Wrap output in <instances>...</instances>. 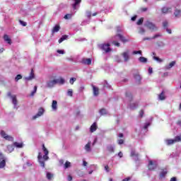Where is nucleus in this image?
Segmentation results:
<instances>
[{
	"mask_svg": "<svg viewBox=\"0 0 181 181\" xmlns=\"http://www.w3.org/2000/svg\"><path fill=\"white\" fill-rule=\"evenodd\" d=\"M42 151L45 155L42 156V153L40 152L38 153L37 159L40 166L42 168H45V162H46V160H49V156H48L49 150L46 148V147L45 146V144H42Z\"/></svg>",
	"mask_w": 181,
	"mask_h": 181,
	"instance_id": "1",
	"label": "nucleus"
},
{
	"mask_svg": "<svg viewBox=\"0 0 181 181\" xmlns=\"http://www.w3.org/2000/svg\"><path fill=\"white\" fill-rule=\"evenodd\" d=\"M117 39H119V40H121V42H122V43H127V42H129V40L126 39L125 37H124V35H122L121 34H117L112 38V45H114L115 46H117V47H119V46H121L119 42H117Z\"/></svg>",
	"mask_w": 181,
	"mask_h": 181,
	"instance_id": "2",
	"label": "nucleus"
},
{
	"mask_svg": "<svg viewBox=\"0 0 181 181\" xmlns=\"http://www.w3.org/2000/svg\"><path fill=\"white\" fill-rule=\"evenodd\" d=\"M7 95L11 99L13 108L18 110V99L16 98V95H12L11 92H8Z\"/></svg>",
	"mask_w": 181,
	"mask_h": 181,
	"instance_id": "3",
	"label": "nucleus"
},
{
	"mask_svg": "<svg viewBox=\"0 0 181 181\" xmlns=\"http://www.w3.org/2000/svg\"><path fill=\"white\" fill-rule=\"evenodd\" d=\"M144 26H146V28H148V29L152 31L158 30V27H156V25L153 23L148 21L145 23Z\"/></svg>",
	"mask_w": 181,
	"mask_h": 181,
	"instance_id": "4",
	"label": "nucleus"
},
{
	"mask_svg": "<svg viewBox=\"0 0 181 181\" xmlns=\"http://www.w3.org/2000/svg\"><path fill=\"white\" fill-rule=\"evenodd\" d=\"M110 43L102 44L99 46L101 50H103L105 53H110L111 52V48L110 47Z\"/></svg>",
	"mask_w": 181,
	"mask_h": 181,
	"instance_id": "5",
	"label": "nucleus"
},
{
	"mask_svg": "<svg viewBox=\"0 0 181 181\" xmlns=\"http://www.w3.org/2000/svg\"><path fill=\"white\" fill-rule=\"evenodd\" d=\"M158 168V163L156 161H153L150 160L148 161V169L149 170H155Z\"/></svg>",
	"mask_w": 181,
	"mask_h": 181,
	"instance_id": "6",
	"label": "nucleus"
},
{
	"mask_svg": "<svg viewBox=\"0 0 181 181\" xmlns=\"http://www.w3.org/2000/svg\"><path fill=\"white\" fill-rule=\"evenodd\" d=\"M0 134L2 136V138H4V139H6V141H11V142L13 141V137H12L11 136L8 135L5 132V131L2 130Z\"/></svg>",
	"mask_w": 181,
	"mask_h": 181,
	"instance_id": "7",
	"label": "nucleus"
},
{
	"mask_svg": "<svg viewBox=\"0 0 181 181\" xmlns=\"http://www.w3.org/2000/svg\"><path fill=\"white\" fill-rule=\"evenodd\" d=\"M45 114V109L43 107H40L38 109V112L37 114L34 116H33V119H37V118H40V117H42Z\"/></svg>",
	"mask_w": 181,
	"mask_h": 181,
	"instance_id": "8",
	"label": "nucleus"
},
{
	"mask_svg": "<svg viewBox=\"0 0 181 181\" xmlns=\"http://www.w3.org/2000/svg\"><path fill=\"white\" fill-rule=\"evenodd\" d=\"M129 49H127L126 51H124L122 54V56L124 59V62L125 63H127V62H128L130 59V57H129Z\"/></svg>",
	"mask_w": 181,
	"mask_h": 181,
	"instance_id": "9",
	"label": "nucleus"
},
{
	"mask_svg": "<svg viewBox=\"0 0 181 181\" xmlns=\"http://www.w3.org/2000/svg\"><path fill=\"white\" fill-rule=\"evenodd\" d=\"M74 3L72 4L71 6L74 11H77L80 8V4H81V0H72Z\"/></svg>",
	"mask_w": 181,
	"mask_h": 181,
	"instance_id": "10",
	"label": "nucleus"
},
{
	"mask_svg": "<svg viewBox=\"0 0 181 181\" xmlns=\"http://www.w3.org/2000/svg\"><path fill=\"white\" fill-rule=\"evenodd\" d=\"M106 149L107 152H110V153H114V152H115V145L109 144L106 146Z\"/></svg>",
	"mask_w": 181,
	"mask_h": 181,
	"instance_id": "11",
	"label": "nucleus"
},
{
	"mask_svg": "<svg viewBox=\"0 0 181 181\" xmlns=\"http://www.w3.org/2000/svg\"><path fill=\"white\" fill-rule=\"evenodd\" d=\"M56 79H54L52 81H47V88H53L54 86H56Z\"/></svg>",
	"mask_w": 181,
	"mask_h": 181,
	"instance_id": "12",
	"label": "nucleus"
},
{
	"mask_svg": "<svg viewBox=\"0 0 181 181\" xmlns=\"http://www.w3.org/2000/svg\"><path fill=\"white\" fill-rule=\"evenodd\" d=\"M130 156H132V158H133L134 160L136 162L139 160V158H138L139 155L135 152L134 150H132Z\"/></svg>",
	"mask_w": 181,
	"mask_h": 181,
	"instance_id": "13",
	"label": "nucleus"
},
{
	"mask_svg": "<svg viewBox=\"0 0 181 181\" xmlns=\"http://www.w3.org/2000/svg\"><path fill=\"white\" fill-rule=\"evenodd\" d=\"M165 142L166 145L170 146V145H173V144H176V142L177 141H176V137H175L174 139H166L165 140Z\"/></svg>",
	"mask_w": 181,
	"mask_h": 181,
	"instance_id": "14",
	"label": "nucleus"
},
{
	"mask_svg": "<svg viewBox=\"0 0 181 181\" xmlns=\"http://www.w3.org/2000/svg\"><path fill=\"white\" fill-rule=\"evenodd\" d=\"M33 78H35V74L33 73V69H32L29 76L25 77V80L26 81H30V80H33Z\"/></svg>",
	"mask_w": 181,
	"mask_h": 181,
	"instance_id": "15",
	"label": "nucleus"
},
{
	"mask_svg": "<svg viewBox=\"0 0 181 181\" xmlns=\"http://www.w3.org/2000/svg\"><path fill=\"white\" fill-rule=\"evenodd\" d=\"M82 64H86L88 66H90L91 64V59L88 58V59H83L81 60Z\"/></svg>",
	"mask_w": 181,
	"mask_h": 181,
	"instance_id": "16",
	"label": "nucleus"
},
{
	"mask_svg": "<svg viewBox=\"0 0 181 181\" xmlns=\"http://www.w3.org/2000/svg\"><path fill=\"white\" fill-rule=\"evenodd\" d=\"M93 87V95L95 97H97L100 94L98 88L95 87L94 85L92 86Z\"/></svg>",
	"mask_w": 181,
	"mask_h": 181,
	"instance_id": "17",
	"label": "nucleus"
},
{
	"mask_svg": "<svg viewBox=\"0 0 181 181\" xmlns=\"http://www.w3.org/2000/svg\"><path fill=\"white\" fill-rule=\"evenodd\" d=\"M125 95L127 101H132V93L131 92H126Z\"/></svg>",
	"mask_w": 181,
	"mask_h": 181,
	"instance_id": "18",
	"label": "nucleus"
},
{
	"mask_svg": "<svg viewBox=\"0 0 181 181\" xmlns=\"http://www.w3.org/2000/svg\"><path fill=\"white\" fill-rule=\"evenodd\" d=\"M97 128H98L97 122H95L90 126V132H95V131H97Z\"/></svg>",
	"mask_w": 181,
	"mask_h": 181,
	"instance_id": "19",
	"label": "nucleus"
},
{
	"mask_svg": "<svg viewBox=\"0 0 181 181\" xmlns=\"http://www.w3.org/2000/svg\"><path fill=\"white\" fill-rule=\"evenodd\" d=\"M84 149L86 152H91V141H89L86 144Z\"/></svg>",
	"mask_w": 181,
	"mask_h": 181,
	"instance_id": "20",
	"label": "nucleus"
},
{
	"mask_svg": "<svg viewBox=\"0 0 181 181\" xmlns=\"http://www.w3.org/2000/svg\"><path fill=\"white\" fill-rule=\"evenodd\" d=\"M4 40L8 43V45H12V40L9 38V35H4Z\"/></svg>",
	"mask_w": 181,
	"mask_h": 181,
	"instance_id": "21",
	"label": "nucleus"
},
{
	"mask_svg": "<svg viewBox=\"0 0 181 181\" xmlns=\"http://www.w3.org/2000/svg\"><path fill=\"white\" fill-rule=\"evenodd\" d=\"M52 109L53 111H57V100H53L52 103Z\"/></svg>",
	"mask_w": 181,
	"mask_h": 181,
	"instance_id": "22",
	"label": "nucleus"
},
{
	"mask_svg": "<svg viewBox=\"0 0 181 181\" xmlns=\"http://www.w3.org/2000/svg\"><path fill=\"white\" fill-rule=\"evenodd\" d=\"M175 64H176V62L173 61L172 62H170L168 65L165 66V69L167 70H170V69H172V67H173V66H175Z\"/></svg>",
	"mask_w": 181,
	"mask_h": 181,
	"instance_id": "23",
	"label": "nucleus"
},
{
	"mask_svg": "<svg viewBox=\"0 0 181 181\" xmlns=\"http://www.w3.org/2000/svg\"><path fill=\"white\" fill-rule=\"evenodd\" d=\"M55 81L57 84H64L65 83L64 78H63L55 79Z\"/></svg>",
	"mask_w": 181,
	"mask_h": 181,
	"instance_id": "24",
	"label": "nucleus"
},
{
	"mask_svg": "<svg viewBox=\"0 0 181 181\" xmlns=\"http://www.w3.org/2000/svg\"><path fill=\"white\" fill-rule=\"evenodd\" d=\"M69 37V35H62L61 38L59 40V43H62V42H64V40H67V38Z\"/></svg>",
	"mask_w": 181,
	"mask_h": 181,
	"instance_id": "25",
	"label": "nucleus"
},
{
	"mask_svg": "<svg viewBox=\"0 0 181 181\" xmlns=\"http://www.w3.org/2000/svg\"><path fill=\"white\" fill-rule=\"evenodd\" d=\"M138 107V103H131L129 105L130 110H135Z\"/></svg>",
	"mask_w": 181,
	"mask_h": 181,
	"instance_id": "26",
	"label": "nucleus"
},
{
	"mask_svg": "<svg viewBox=\"0 0 181 181\" xmlns=\"http://www.w3.org/2000/svg\"><path fill=\"white\" fill-rule=\"evenodd\" d=\"M60 30V25H55L52 29V33H56Z\"/></svg>",
	"mask_w": 181,
	"mask_h": 181,
	"instance_id": "27",
	"label": "nucleus"
},
{
	"mask_svg": "<svg viewBox=\"0 0 181 181\" xmlns=\"http://www.w3.org/2000/svg\"><path fill=\"white\" fill-rule=\"evenodd\" d=\"M139 62H140V63H147L148 59L145 58L144 57H140L139 58Z\"/></svg>",
	"mask_w": 181,
	"mask_h": 181,
	"instance_id": "28",
	"label": "nucleus"
},
{
	"mask_svg": "<svg viewBox=\"0 0 181 181\" xmlns=\"http://www.w3.org/2000/svg\"><path fill=\"white\" fill-rule=\"evenodd\" d=\"M168 175V170H163L160 173V179H163V177H165Z\"/></svg>",
	"mask_w": 181,
	"mask_h": 181,
	"instance_id": "29",
	"label": "nucleus"
},
{
	"mask_svg": "<svg viewBox=\"0 0 181 181\" xmlns=\"http://www.w3.org/2000/svg\"><path fill=\"white\" fill-rule=\"evenodd\" d=\"M5 166H6V161L5 160L0 161V169H4Z\"/></svg>",
	"mask_w": 181,
	"mask_h": 181,
	"instance_id": "30",
	"label": "nucleus"
},
{
	"mask_svg": "<svg viewBox=\"0 0 181 181\" xmlns=\"http://www.w3.org/2000/svg\"><path fill=\"white\" fill-rule=\"evenodd\" d=\"M13 146H16V148H23V143L14 142Z\"/></svg>",
	"mask_w": 181,
	"mask_h": 181,
	"instance_id": "31",
	"label": "nucleus"
},
{
	"mask_svg": "<svg viewBox=\"0 0 181 181\" xmlns=\"http://www.w3.org/2000/svg\"><path fill=\"white\" fill-rule=\"evenodd\" d=\"M46 177L48 180H52V179H53V174H52V173L47 172Z\"/></svg>",
	"mask_w": 181,
	"mask_h": 181,
	"instance_id": "32",
	"label": "nucleus"
},
{
	"mask_svg": "<svg viewBox=\"0 0 181 181\" xmlns=\"http://www.w3.org/2000/svg\"><path fill=\"white\" fill-rule=\"evenodd\" d=\"M14 149H15V146L13 144L7 146V150L8 151V152H13Z\"/></svg>",
	"mask_w": 181,
	"mask_h": 181,
	"instance_id": "33",
	"label": "nucleus"
},
{
	"mask_svg": "<svg viewBox=\"0 0 181 181\" xmlns=\"http://www.w3.org/2000/svg\"><path fill=\"white\" fill-rule=\"evenodd\" d=\"M163 29H168V28H169V23L168 22V21H164L163 22Z\"/></svg>",
	"mask_w": 181,
	"mask_h": 181,
	"instance_id": "34",
	"label": "nucleus"
},
{
	"mask_svg": "<svg viewBox=\"0 0 181 181\" xmlns=\"http://www.w3.org/2000/svg\"><path fill=\"white\" fill-rule=\"evenodd\" d=\"M134 79L136 80V83H139V81H141V75L139 74L134 75Z\"/></svg>",
	"mask_w": 181,
	"mask_h": 181,
	"instance_id": "35",
	"label": "nucleus"
},
{
	"mask_svg": "<svg viewBox=\"0 0 181 181\" xmlns=\"http://www.w3.org/2000/svg\"><path fill=\"white\" fill-rule=\"evenodd\" d=\"M37 91V86H34L33 90L30 93V96L33 97V95H35V94H36Z\"/></svg>",
	"mask_w": 181,
	"mask_h": 181,
	"instance_id": "36",
	"label": "nucleus"
},
{
	"mask_svg": "<svg viewBox=\"0 0 181 181\" xmlns=\"http://www.w3.org/2000/svg\"><path fill=\"white\" fill-rule=\"evenodd\" d=\"M180 13H181L180 10H177V9H176L175 11L174 12V15L176 18L180 16Z\"/></svg>",
	"mask_w": 181,
	"mask_h": 181,
	"instance_id": "37",
	"label": "nucleus"
},
{
	"mask_svg": "<svg viewBox=\"0 0 181 181\" xmlns=\"http://www.w3.org/2000/svg\"><path fill=\"white\" fill-rule=\"evenodd\" d=\"M158 98L159 100H160L161 101H163V100H165V93H163V92H162L159 95H158Z\"/></svg>",
	"mask_w": 181,
	"mask_h": 181,
	"instance_id": "38",
	"label": "nucleus"
},
{
	"mask_svg": "<svg viewBox=\"0 0 181 181\" xmlns=\"http://www.w3.org/2000/svg\"><path fill=\"white\" fill-rule=\"evenodd\" d=\"M68 97H73V89H69L67 91Z\"/></svg>",
	"mask_w": 181,
	"mask_h": 181,
	"instance_id": "39",
	"label": "nucleus"
},
{
	"mask_svg": "<svg viewBox=\"0 0 181 181\" xmlns=\"http://www.w3.org/2000/svg\"><path fill=\"white\" fill-rule=\"evenodd\" d=\"M157 46H158V47H165V42H162V41L158 42H157Z\"/></svg>",
	"mask_w": 181,
	"mask_h": 181,
	"instance_id": "40",
	"label": "nucleus"
},
{
	"mask_svg": "<svg viewBox=\"0 0 181 181\" xmlns=\"http://www.w3.org/2000/svg\"><path fill=\"white\" fill-rule=\"evenodd\" d=\"M100 115H105L107 114V110L105 109H101L100 110Z\"/></svg>",
	"mask_w": 181,
	"mask_h": 181,
	"instance_id": "41",
	"label": "nucleus"
},
{
	"mask_svg": "<svg viewBox=\"0 0 181 181\" xmlns=\"http://www.w3.org/2000/svg\"><path fill=\"white\" fill-rule=\"evenodd\" d=\"M71 163L69 161H66L64 164V168L68 169V168H70Z\"/></svg>",
	"mask_w": 181,
	"mask_h": 181,
	"instance_id": "42",
	"label": "nucleus"
},
{
	"mask_svg": "<svg viewBox=\"0 0 181 181\" xmlns=\"http://www.w3.org/2000/svg\"><path fill=\"white\" fill-rule=\"evenodd\" d=\"M153 60H156L158 63H162V59L158 57H153Z\"/></svg>",
	"mask_w": 181,
	"mask_h": 181,
	"instance_id": "43",
	"label": "nucleus"
},
{
	"mask_svg": "<svg viewBox=\"0 0 181 181\" xmlns=\"http://www.w3.org/2000/svg\"><path fill=\"white\" fill-rule=\"evenodd\" d=\"M142 23H144V18H140V19L136 22V25H142Z\"/></svg>",
	"mask_w": 181,
	"mask_h": 181,
	"instance_id": "44",
	"label": "nucleus"
},
{
	"mask_svg": "<svg viewBox=\"0 0 181 181\" xmlns=\"http://www.w3.org/2000/svg\"><path fill=\"white\" fill-rule=\"evenodd\" d=\"M162 12L163 13H168V12H169V8H168V7H163L162 8Z\"/></svg>",
	"mask_w": 181,
	"mask_h": 181,
	"instance_id": "45",
	"label": "nucleus"
},
{
	"mask_svg": "<svg viewBox=\"0 0 181 181\" xmlns=\"http://www.w3.org/2000/svg\"><path fill=\"white\" fill-rule=\"evenodd\" d=\"M72 16L73 14H66L64 18V19H71Z\"/></svg>",
	"mask_w": 181,
	"mask_h": 181,
	"instance_id": "46",
	"label": "nucleus"
},
{
	"mask_svg": "<svg viewBox=\"0 0 181 181\" xmlns=\"http://www.w3.org/2000/svg\"><path fill=\"white\" fill-rule=\"evenodd\" d=\"M88 23H90V18H88V20H84L82 23L81 25H88Z\"/></svg>",
	"mask_w": 181,
	"mask_h": 181,
	"instance_id": "47",
	"label": "nucleus"
},
{
	"mask_svg": "<svg viewBox=\"0 0 181 181\" xmlns=\"http://www.w3.org/2000/svg\"><path fill=\"white\" fill-rule=\"evenodd\" d=\"M150 126H151V123H146V124H144L143 129L146 130V129H148V127H150Z\"/></svg>",
	"mask_w": 181,
	"mask_h": 181,
	"instance_id": "48",
	"label": "nucleus"
},
{
	"mask_svg": "<svg viewBox=\"0 0 181 181\" xmlns=\"http://www.w3.org/2000/svg\"><path fill=\"white\" fill-rule=\"evenodd\" d=\"M76 80H77L76 78H71L69 80L70 84L71 85L74 84V82L76 81Z\"/></svg>",
	"mask_w": 181,
	"mask_h": 181,
	"instance_id": "49",
	"label": "nucleus"
},
{
	"mask_svg": "<svg viewBox=\"0 0 181 181\" xmlns=\"http://www.w3.org/2000/svg\"><path fill=\"white\" fill-rule=\"evenodd\" d=\"M139 33H140L141 35H144V33H145V29L144 28H140Z\"/></svg>",
	"mask_w": 181,
	"mask_h": 181,
	"instance_id": "50",
	"label": "nucleus"
},
{
	"mask_svg": "<svg viewBox=\"0 0 181 181\" xmlns=\"http://www.w3.org/2000/svg\"><path fill=\"white\" fill-rule=\"evenodd\" d=\"M158 37H162V34H160V33L156 34V35L153 37V39H158Z\"/></svg>",
	"mask_w": 181,
	"mask_h": 181,
	"instance_id": "51",
	"label": "nucleus"
},
{
	"mask_svg": "<svg viewBox=\"0 0 181 181\" xmlns=\"http://www.w3.org/2000/svg\"><path fill=\"white\" fill-rule=\"evenodd\" d=\"M86 16L89 20L91 19V11H86Z\"/></svg>",
	"mask_w": 181,
	"mask_h": 181,
	"instance_id": "52",
	"label": "nucleus"
},
{
	"mask_svg": "<svg viewBox=\"0 0 181 181\" xmlns=\"http://www.w3.org/2000/svg\"><path fill=\"white\" fill-rule=\"evenodd\" d=\"M21 78H22V75L18 74L16 76L15 80H16V81H19V80H21Z\"/></svg>",
	"mask_w": 181,
	"mask_h": 181,
	"instance_id": "53",
	"label": "nucleus"
},
{
	"mask_svg": "<svg viewBox=\"0 0 181 181\" xmlns=\"http://www.w3.org/2000/svg\"><path fill=\"white\" fill-rule=\"evenodd\" d=\"M175 139L177 142H181V134L180 136H175Z\"/></svg>",
	"mask_w": 181,
	"mask_h": 181,
	"instance_id": "54",
	"label": "nucleus"
},
{
	"mask_svg": "<svg viewBox=\"0 0 181 181\" xmlns=\"http://www.w3.org/2000/svg\"><path fill=\"white\" fill-rule=\"evenodd\" d=\"M117 144H118L119 145H122V144H124V139H118V140H117Z\"/></svg>",
	"mask_w": 181,
	"mask_h": 181,
	"instance_id": "55",
	"label": "nucleus"
},
{
	"mask_svg": "<svg viewBox=\"0 0 181 181\" xmlns=\"http://www.w3.org/2000/svg\"><path fill=\"white\" fill-rule=\"evenodd\" d=\"M133 54H142V51H134Z\"/></svg>",
	"mask_w": 181,
	"mask_h": 181,
	"instance_id": "56",
	"label": "nucleus"
},
{
	"mask_svg": "<svg viewBox=\"0 0 181 181\" xmlns=\"http://www.w3.org/2000/svg\"><path fill=\"white\" fill-rule=\"evenodd\" d=\"M19 23H21V25H22V26H26L27 23L25 21H19Z\"/></svg>",
	"mask_w": 181,
	"mask_h": 181,
	"instance_id": "57",
	"label": "nucleus"
},
{
	"mask_svg": "<svg viewBox=\"0 0 181 181\" xmlns=\"http://www.w3.org/2000/svg\"><path fill=\"white\" fill-rule=\"evenodd\" d=\"M57 52L59 54H64V50H63V49H58Z\"/></svg>",
	"mask_w": 181,
	"mask_h": 181,
	"instance_id": "58",
	"label": "nucleus"
},
{
	"mask_svg": "<svg viewBox=\"0 0 181 181\" xmlns=\"http://www.w3.org/2000/svg\"><path fill=\"white\" fill-rule=\"evenodd\" d=\"M2 160H5V157L2 153H0V162Z\"/></svg>",
	"mask_w": 181,
	"mask_h": 181,
	"instance_id": "59",
	"label": "nucleus"
},
{
	"mask_svg": "<svg viewBox=\"0 0 181 181\" xmlns=\"http://www.w3.org/2000/svg\"><path fill=\"white\" fill-rule=\"evenodd\" d=\"M153 40V37H144L143 38V40L145 41V40Z\"/></svg>",
	"mask_w": 181,
	"mask_h": 181,
	"instance_id": "60",
	"label": "nucleus"
},
{
	"mask_svg": "<svg viewBox=\"0 0 181 181\" xmlns=\"http://www.w3.org/2000/svg\"><path fill=\"white\" fill-rule=\"evenodd\" d=\"M105 170L106 171V172H110V167H108V165H105Z\"/></svg>",
	"mask_w": 181,
	"mask_h": 181,
	"instance_id": "61",
	"label": "nucleus"
},
{
	"mask_svg": "<svg viewBox=\"0 0 181 181\" xmlns=\"http://www.w3.org/2000/svg\"><path fill=\"white\" fill-rule=\"evenodd\" d=\"M139 117L141 118H142V117H144V110H141L140 112H139Z\"/></svg>",
	"mask_w": 181,
	"mask_h": 181,
	"instance_id": "62",
	"label": "nucleus"
},
{
	"mask_svg": "<svg viewBox=\"0 0 181 181\" xmlns=\"http://www.w3.org/2000/svg\"><path fill=\"white\" fill-rule=\"evenodd\" d=\"M153 72L152 67H149L148 68V74H152V73Z\"/></svg>",
	"mask_w": 181,
	"mask_h": 181,
	"instance_id": "63",
	"label": "nucleus"
},
{
	"mask_svg": "<svg viewBox=\"0 0 181 181\" xmlns=\"http://www.w3.org/2000/svg\"><path fill=\"white\" fill-rule=\"evenodd\" d=\"M170 181H177V180L176 177H172V178L170 179Z\"/></svg>",
	"mask_w": 181,
	"mask_h": 181,
	"instance_id": "64",
	"label": "nucleus"
}]
</instances>
